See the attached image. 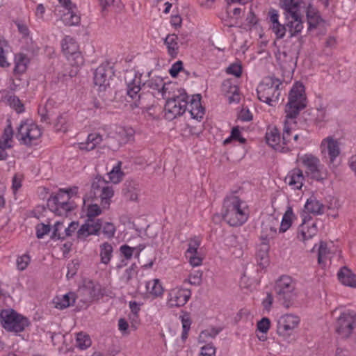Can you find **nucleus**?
<instances>
[{
    "label": "nucleus",
    "mask_w": 356,
    "mask_h": 356,
    "mask_svg": "<svg viewBox=\"0 0 356 356\" xmlns=\"http://www.w3.org/2000/svg\"><path fill=\"white\" fill-rule=\"evenodd\" d=\"M280 5L284 10V16H302L307 6L302 0H280Z\"/></svg>",
    "instance_id": "nucleus-20"
},
{
    "label": "nucleus",
    "mask_w": 356,
    "mask_h": 356,
    "mask_svg": "<svg viewBox=\"0 0 356 356\" xmlns=\"http://www.w3.org/2000/svg\"><path fill=\"white\" fill-rule=\"evenodd\" d=\"M270 320L268 318H263L257 323V330L263 334H266L270 328Z\"/></svg>",
    "instance_id": "nucleus-57"
},
{
    "label": "nucleus",
    "mask_w": 356,
    "mask_h": 356,
    "mask_svg": "<svg viewBox=\"0 0 356 356\" xmlns=\"http://www.w3.org/2000/svg\"><path fill=\"white\" fill-rule=\"evenodd\" d=\"M168 87L160 76H154L143 84V90H147L154 97H164Z\"/></svg>",
    "instance_id": "nucleus-19"
},
{
    "label": "nucleus",
    "mask_w": 356,
    "mask_h": 356,
    "mask_svg": "<svg viewBox=\"0 0 356 356\" xmlns=\"http://www.w3.org/2000/svg\"><path fill=\"white\" fill-rule=\"evenodd\" d=\"M317 228L315 224L309 227L302 224L298 231V238L302 241L306 246L311 247L313 245V238L316 236Z\"/></svg>",
    "instance_id": "nucleus-28"
},
{
    "label": "nucleus",
    "mask_w": 356,
    "mask_h": 356,
    "mask_svg": "<svg viewBox=\"0 0 356 356\" xmlns=\"http://www.w3.org/2000/svg\"><path fill=\"white\" fill-rule=\"evenodd\" d=\"M102 227L101 220L87 219L86 222L78 229L77 237L79 239L84 240L90 235H97Z\"/></svg>",
    "instance_id": "nucleus-21"
},
{
    "label": "nucleus",
    "mask_w": 356,
    "mask_h": 356,
    "mask_svg": "<svg viewBox=\"0 0 356 356\" xmlns=\"http://www.w3.org/2000/svg\"><path fill=\"white\" fill-rule=\"evenodd\" d=\"M3 101L6 104L13 108L17 113H19L24 111V105L17 97L15 95H6Z\"/></svg>",
    "instance_id": "nucleus-43"
},
{
    "label": "nucleus",
    "mask_w": 356,
    "mask_h": 356,
    "mask_svg": "<svg viewBox=\"0 0 356 356\" xmlns=\"http://www.w3.org/2000/svg\"><path fill=\"white\" fill-rule=\"evenodd\" d=\"M279 223V220L273 216H269L265 222H262L261 235L262 241L269 242L270 238L275 236Z\"/></svg>",
    "instance_id": "nucleus-25"
},
{
    "label": "nucleus",
    "mask_w": 356,
    "mask_h": 356,
    "mask_svg": "<svg viewBox=\"0 0 356 356\" xmlns=\"http://www.w3.org/2000/svg\"><path fill=\"white\" fill-rule=\"evenodd\" d=\"M269 245L267 241H262L258 249L257 257L260 260L259 265L263 267L268 264Z\"/></svg>",
    "instance_id": "nucleus-38"
},
{
    "label": "nucleus",
    "mask_w": 356,
    "mask_h": 356,
    "mask_svg": "<svg viewBox=\"0 0 356 356\" xmlns=\"http://www.w3.org/2000/svg\"><path fill=\"white\" fill-rule=\"evenodd\" d=\"M7 47V42L0 37V66L6 67L8 65L4 55V48Z\"/></svg>",
    "instance_id": "nucleus-55"
},
{
    "label": "nucleus",
    "mask_w": 356,
    "mask_h": 356,
    "mask_svg": "<svg viewBox=\"0 0 356 356\" xmlns=\"http://www.w3.org/2000/svg\"><path fill=\"white\" fill-rule=\"evenodd\" d=\"M140 193L138 184L134 181H127L123 186L122 194L129 201L138 202Z\"/></svg>",
    "instance_id": "nucleus-31"
},
{
    "label": "nucleus",
    "mask_w": 356,
    "mask_h": 356,
    "mask_svg": "<svg viewBox=\"0 0 356 356\" xmlns=\"http://www.w3.org/2000/svg\"><path fill=\"white\" fill-rule=\"evenodd\" d=\"M92 191L95 196L99 194L100 204L102 209H108L111 203V199L114 195V190L108 182L101 177H96L92 183Z\"/></svg>",
    "instance_id": "nucleus-9"
},
{
    "label": "nucleus",
    "mask_w": 356,
    "mask_h": 356,
    "mask_svg": "<svg viewBox=\"0 0 356 356\" xmlns=\"http://www.w3.org/2000/svg\"><path fill=\"white\" fill-rule=\"evenodd\" d=\"M186 257L188 259L190 264L194 267L200 266L202 264V257L199 251L195 254H187Z\"/></svg>",
    "instance_id": "nucleus-51"
},
{
    "label": "nucleus",
    "mask_w": 356,
    "mask_h": 356,
    "mask_svg": "<svg viewBox=\"0 0 356 356\" xmlns=\"http://www.w3.org/2000/svg\"><path fill=\"white\" fill-rule=\"evenodd\" d=\"M191 296L189 289L181 287L171 289L167 297V305L170 307H180L186 304Z\"/></svg>",
    "instance_id": "nucleus-14"
},
{
    "label": "nucleus",
    "mask_w": 356,
    "mask_h": 356,
    "mask_svg": "<svg viewBox=\"0 0 356 356\" xmlns=\"http://www.w3.org/2000/svg\"><path fill=\"white\" fill-rule=\"evenodd\" d=\"M113 71L108 63L99 66L94 73V83L100 91L105 90L110 84Z\"/></svg>",
    "instance_id": "nucleus-15"
},
{
    "label": "nucleus",
    "mask_w": 356,
    "mask_h": 356,
    "mask_svg": "<svg viewBox=\"0 0 356 356\" xmlns=\"http://www.w3.org/2000/svg\"><path fill=\"white\" fill-rule=\"evenodd\" d=\"M277 58L284 72L289 74L293 72L296 61L293 56L288 54L286 51H282L278 54Z\"/></svg>",
    "instance_id": "nucleus-30"
},
{
    "label": "nucleus",
    "mask_w": 356,
    "mask_h": 356,
    "mask_svg": "<svg viewBox=\"0 0 356 356\" xmlns=\"http://www.w3.org/2000/svg\"><path fill=\"white\" fill-rule=\"evenodd\" d=\"M338 278L342 284L356 288L355 275L346 266H343L338 273Z\"/></svg>",
    "instance_id": "nucleus-32"
},
{
    "label": "nucleus",
    "mask_w": 356,
    "mask_h": 356,
    "mask_svg": "<svg viewBox=\"0 0 356 356\" xmlns=\"http://www.w3.org/2000/svg\"><path fill=\"white\" fill-rule=\"evenodd\" d=\"M79 223L76 222H72L68 227H66L63 222H56L54 225L51 238L65 239L71 236L77 229Z\"/></svg>",
    "instance_id": "nucleus-23"
},
{
    "label": "nucleus",
    "mask_w": 356,
    "mask_h": 356,
    "mask_svg": "<svg viewBox=\"0 0 356 356\" xmlns=\"http://www.w3.org/2000/svg\"><path fill=\"white\" fill-rule=\"evenodd\" d=\"M62 50L71 65L81 66L83 64V58L79 50V46L72 38L66 36L63 40Z\"/></svg>",
    "instance_id": "nucleus-11"
},
{
    "label": "nucleus",
    "mask_w": 356,
    "mask_h": 356,
    "mask_svg": "<svg viewBox=\"0 0 356 356\" xmlns=\"http://www.w3.org/2000/svg\"><path fill=\"white\" fill-rule=\"evenodd\" d=\"M300 323L298 316L287 314L282 316L277 321V333L279 336L286 338L298 327Z\"/></svg>",
    "instance_id": "nucleus-13"
},
{
    "label": "nucleus",
    "mask_w": 356,
    "mask_h": 356,
    "mask_svg": "<svg viewBox=\"0 0 356 356\" xmlns=\"http://www.w3.org/2000/svg\"><path fill=\"white\" fill-rule=\"evenodd\" d=\"M51 230L49 225L40 223L36 226V236L38 238H42L44 235L47 234Z\"/></svg>",
    "instance_id": "nucleus-53"
},
{
    "label": "nucleus",
    "mask_w": 356,
    "mask_h": 356,
    "mask_svg": "<svg viewBox=\"0 0 356 356\" xmlns=\"http://www.w3.org/2000/svg\"><path fill=\"white\" fill-rule=\"evenodd\" d=\"M31 261L28 254H24L18 257L17 259V267L19 270H24L26 268Z\"/></svg>",
    "instance_id": "nucleus-52"
},
{
    "label": "nucleus",
    "mask_w": 356,
    "mask_h": 356,
    "mask_svg": "<svg viewBox=\"0 0 356 356\" xmlns=\"http://www.w3.org/2000/svg\"><path fill=\"white\" fill-rule=\"evenodd\" d=\"M291 140V127L289 125L287 120L284 122L283 135H282V144H286V143Z\"/></svg>",
    "instance_id": "nucleus-60"
},
{
    "label": "nucleus",
    "mask_w": 356,
    "mask_h": 356,
    "mask_svg": "<svg viewBox=\"0 0 356 356\" xmlns=\"http://www.w3.org/2000/svg\"><path fill=\"white\" fill-rule=\"evenodd\" d=\"M305 11L306 12L308 23L307 30L312 31L319 25V24L322 22V19L311 5H308Z\"/></svg>",
    "instance_id": "nucleus-36"
},
{
    "label": "nucleus",
    "mask_w": 356,
    "mask_h": 356,
    "mask_svg": "<svg viewBox=\"0 0 356 356\" xmlns=\"http://www.w3.org/2000/svg\"><path fill=\"white\" fill-rule=\"evenodd\" d=\"M102 206L97 204H91L88 206L86 216L88 219H95L96 216H99L102 213Z\"/></svg>",
    "instance_id": "nucleus-48"
},
{
    "label": "nucleus",
    "mask_w": 356,
    "mask_h": 356,
    "mask_svg": "<svg viewBox=\"0 0 356 356\" xmlns=\"http://www.w3.org/2000/svg\"><path fill=\"white\" fill-rule=\"evenodd\" d=\"M330 253L327 243L321 241L318 251V263L321 265L324 264Z\"/></svg>",
    "instance_id": "nucleus-46"
},
{
    "label": "nucleus",
    "mask_w": 356,
    "mask_h": 356,
    "mask_svg": "<svg viewBox=\"0 0 356 356\" xmlns=\"http://www.w3.org/2000/svg\"><path fill=\"white\" fill-rule=\"evenodd\" d=\"M177 36L175 34L168 35L165 39L168 54L172 57H175L178 53Z\"/></svg>",
    "instance_id": "nucleus-40"
},
{
    "label": "nucleus",
    "mask_w": 356,
    "mask_h": 356,
    "mask_svg": "<svg viewBox=\"0 0 356 356\" xmlns=\"http://www.w3.org/2000/svg\"><path fill=\"white\" fill-rule=\"evenodd\" d=\"M266 143L276 151L286 152L289 149L282 144L280 132L276 127L268 129L266 134Z\"/></svg>",
    "instance_id": "nucleus-26"
},
{
    "label": "nucleus",
    "mask_w": 356,
    "mask_h": 356,
    "mask_svg": "<svg viewBox=\"0 0 356 356\" xmlns=\"http://www.w3.org/2000/svg\"><path fill=\"white\" fill-rule=\"evenodd\" d=\"M1 321L3 327L10 332H19L29 325V320L12 309L2 310Z\"/></svg>",
    "instance_id": "nucleus-7"
},
{
    "label": "nucleus",
    "mask_w": 356,
    "mask_h": 356,
    "mask_svg": "<svg viewBox=\"0 0 356 356\" xmlns=\"http://www.w3.org/2000/svg\"><path fill=\"white\" fill-rule=\"evenodd\" d=\"M293 211L289 207L283 216L280 222V232H285L291 226L292 222Z\"/></svg>",
    "instance_id": "nucleus-44"
},
{
    "label": "nucleus",
    "mask_w": 356,
    "mask_h": 356,
    "mask_svg": "<svg viewBox=\"0 0 356 356\" xmlns=\"http://www.w3.org/2000/svg\"><path fill=\"white\" fill-rule=\"evenodd\" d=\"M227 72L239 77L241 75V67L238 64H232L227 68Z\"/></svg>",
    "instance_id": "nucleus-62"
},
{
    "label": "nucleus",
    "mask_w": 356,
    "mask_h": 356,
    "mask_svg": "<svg viewBox=\"0 0 356 356\" xmlns=\"http://www.w3.org/2000/svg\"><path fill=\"white\" fill-rule=\"evenodd\" d=\"M13 136V131L11 125H8L3 131V134L0 139V160H5L8 154L6 152L7 149H10L12 147L11 142Z\"/></svg>",
    "instance_id": "nucleus-29"
},
{
    "label": "nucleus",
    "mask_w": 356,
    "mask_h": 356,
    "mask_svg": "<svg viewBox=\"0 0 356 356\" xmlns=\"http://www.w3.org/2000/svg\"><path fill=\"white\" fill-rule=\"evenodd\" d=\"M113 246L111 244L106 242L100 245L101 261L104 264H108L112 257Z\"/></svg>",
    "instance_id": "nucleus-41"
},
{
    "label": "nucleus",
    "mask_w": 356,
    "mask_h": 356,
    "mask_svg": "<svg viewBox=\"0 0 356 356\" xmlns=\"http://www.w3.org/2000/svg\"><path fill=\"white\" fill-rule=\"evenodd\" d=\"M27 59L25 56L19 54L16 56V65L15 71L17 73H22L26 69Z\"/></svg>",
    "instance_id": "nucleus-49"
},
{
    "label": "nucleus",
    "mask_w": 356,
    "mask_h": 356,
    "mask_svg": "<svg viewBox=\"0 0 356 356\" xmlns=\"http://www.w3.org/2000/svg\"><path fill=\"white\" fill-rule=\"evenodd\" d=\"M270 29L275 34L276 39L284 38L288 33L289 38H297L296 49L299 51L304 42L301 33L304 29L302 16L285 17L286 24H282L279 21V15L276 10L271 9L268 12Z\"/></svg>",
    "instance_id": "nucleus-1"
},
{
    "label": "nucleus",
    "mask_w": 356,
    "mask_h": 356,
    "mask_svg": "<svg viewBox=\"0 0 356 356\" xmlns=\"http://www.w3.org/2000/svg\"><path fill=\"white\" fill-rule=\"evenodd\" d=\"M124 80L127 86V95L134 100L131 106L147 108L149 105L147 99L143 97V93H140L143 90L140 86L141 75L131 70L127 72Z\"/></svg>",
    "instance_id": "nucleus-4"
},
{
    "label": "nucleus",
    "mask_w": 356,
    "mask_h": 356,
    "mask_svg": "<svg viewBox=\"0 0 356 356\" xmlns=\"http://www.w3.org/2000/svg\"><path fill=\"white\" fill-rule=\"evenodd\" d=\"M183 332L181 334V339L185 341L188 336V332L191 327V320L188 318H182L181 319Z\"/></svg>",
    "instance_id": "nucleus-59"
},
{
    "label": "nucleus",
    "mask_w": 356,
    "mask_h": 356,
    "mask_svg": "<svg viewBox=\"0 0 356 356\" xmlns=\"http://www.w3.org/2000/svg\"><path fill=\"white\" fill-rule=\"evenodd\" d=\"M275 289L278 300L285 307L289 308L293 305L296 293L295 284L290 277H281L276 282Z\"/></svg>",
    "instance_id": "nucleus-6"
},
{
    "label": "nucleus",
    "mask_w": 356,
    "mask_h": 356,
    "mask_svg": "<svg viewBox=\"0 0 356 356\" xmlns=\"http://www.w3.org/2000/svg\"><path fill=\"white\" fill-rule=\"evenodd\" d=\"M120 164L121 163H119L108 173L109 181L113 184H118L121 181L124 176V173L121 170Z\"/></svg>",
    "instance_id": "nucleus-45"
},
{
    "label": "nucleus",
    "mask_w": 356,
    "mask_h": 356,
    "mask_svg": "<svg viewBox=\"0 0 356 356\" xmlns=\"http://www.w3.org/2000/svg\"><path fill=\"white\" fill-rule=\"evenodd\" d=\"M188 97L184 90H178V94L169 98L165 105V110L173 118L184 114L188 107Z\"/></svg>",
    "instance_id": "nucleus-10"
},
{
    "label": "nucleus",
    "mask_w": 356,
    "mask_h": 356,
    "mask_svg": "<svg viewBox=\"0 0 356 356\" xmlns=\"http://www.w3.org/2000/svg\"><path fill=\"white\" fill-rule=\"evenodd\" d=\"M76 346L81 350H86L92 344L90 336L83 332L76 334Z\"/></svg>",
    "instance_id": "nucleus-42"
},
{
    "label": "nucleus",
    "mask_w": 356,
    "mask_h": 356,
    "mask_svg": "<svg viewBox=\"0 0 356 356\" xmlns=\"http://www.w3.org/2000/svg\"><path fill=\"white\" fill-rule=\"evenodd\" d=\"M356 327V314L343 313L336 322V332L341 338H348Z\"/></svg>",
    "instance_id": "nucleus-12"
},
{
    "label": "nucleus",
    "mask_w": 356,
    "mask_h": 356,
    "mask_svg": "<svg viewBox=\"0 0 356 356\" xmlns=\"http://www.w3.org/2000/svg\"><path fill=\"white\" fill-rule=\"evenodd\" d=\"M66 10H63V14L60 15V20L66 26H76L80 23V15L77 12V8L75 4L71 3L70 5L63 6Z\"/></svg>",
    "instance_id": "nucleus-24"
},
{
    "label": "nucleus",
    "mask_w": 356,
    "mask_h": 356,
    "mask_svg": "<svg viewBox=\"0 0 356 356\" xmlns=\"http://www.w3.org/2000/svg\"><path fill=\"white\" fill-rule=\"evenodd\" d=\"M216 353V348L211 344L208 343L201 348V356H213Z\"/></svg>",
    "instance_id": "nucleus-58"
},
{
    "label": "nucleus",
    "mask_w": 356,
    "mask_h": 356,
    "mask_svg": "<svg viewBox=\"0 0 356 356\" xmlns=\"http://www.w3.org/2000/svg\"><path fill=\"white\" fill-rule=\"evenodd\" d=\"M102 136L97 133H92L88 136L85 143H80L78 147L81 150L91 151L102 142Z\"/></svg>",
    "instance_id": "nucleus-34"
},
{
    "label": "nucleus",
    "mask_w": 356,
    "mask_h": 356,
    "mask_svg": "<svg viewBox=\"0 0 356 356\" xmlns=\"http://www.w3.org/2000/svg\"><path fill=\"white\" fill-rule=\"evenodd\" d=\"M219 330L215 328L207 329L201 332L198 337L199 343H205L209 339H214L218 334Z\"/></svg>",
    "instance_id": "nucleus-47"
},
{
    "label": "nucleus",
    "mask_w": 356,
    "mask_h": 356,
    "mask_svg": "<svg viewBox=\"0 0 356 356\" xmlns=\"http://www.w3.org/2000/svg\"><path fill=\"white\" fill-rule=\"evenodd\" d=\"M76 300V296L73 293H68L62 296H56L53 303L54 307L59 309H64L73 305Z\"/></svg>",
    "instance_id": "nucleus-35"
},
{
    "label": "nucleus",
    "mask_w": 356,
    "mask_h": 356,
    "mask_svg": "<svg viewBox=\"0 0 356 356\" xmlns=\"http://www.w3.org/2000/svg\"><path fill=\"white\" fill-rule=\"evenodd\" d=\"M200 240L197 237L190 239L188 244V247L186 252V255L197 253V252L199 251L198 250L200 246Z\"/></svg>",
    "instance_id": "nucleus-50"
},
{
    "label": "nucleus",
    "mask_w": 356,
    "mask_h": 356,
    "mask_svg": "<svg viewBox=\"0 0 356 356\" xmlns=\"http://www.w3.org/2000/svg\"><path fill=\"white\" fill-rule=\"evenodd\" d=\"M306 106L305 87L302 83H296L289 92V102L285 108L286 119L296 118Z\"/></svg>",
    "instance_id": "nucleus-3"
},
{
    "label": "nucleus",
    "mask_w": 356,
    "mask_h": 356,
    "mask_svg": "<svg viewBox=\"0 0 356 356\" xmlns=\"http://www.w3.org/2000/svg\"><path fill=\"white\" fill-rule=\"evenodd\" d=\"M67 120L63 116L60 115L57 118L56 123L55 124L56 129L60 131L65 132L67 130L66 125Z\"/></svg>",
    "instance_id": "nucleus-61"
},
{
    "label": "nucleus",
    "mask_w": 356,
    "mask_h": 356,
    "mask_svg": "<svg viewBox=\"0 0 356 356\" xmlns=\"http://www.w3.org/2000/svg\"><path fill=\"white\" fill-rule=\"evenodd\" d=\"M78 293L82 298L81 301L90 302L101 296V287L99 284L89 281L79 288Z\"/></svg>",
    "instance_id": "nucleus-18"
},
{
    "label": "nucleus",
    "mask_w": 356,
    "mask_h": 356,
    "mask_svg": "<svg viewBox=\"0 0 356 356\" xmlns=\"http://www.w3.org/2000/svg\"><path fill=\"white\" fill-rule=\"evenodd\" d=\"M321 149L323 154L325 156L328 155L330 163L334 162L341 152L339 142L331 136L327 137L322 140Z\"/></svg>",
    "instance_id": "nucleus-22"
},
{
    "label": "nucleus",
    "mask_w": 356,
    "mask_h": 356,
    "mask_svg": "<svg viewBox=\"0 0 356 356\" xmlns=\"http://www.w3.org/2000/svg\"><path fill=\"white\" fill-rule=\"evenodd\" d=\"M42 135L38 126L30 120L21 122L17 128V138L26 145H31Z\"/></svg>",
    "instance_id": "nucleus-8"
},
{
    "label": "nucleus",
    "mask_w": 356,
    "mask_h": 356,
    "mask_svg": "<svg viewBox=\"0 0 356 356\" xmlns=\"http://www.w3.org/2000/svg\"><path fill=\"white\" fill-rule=\"evenodd\" d=\"M281 81L273 77H267L259 84L257 92L258 98L269 106H275L280 95V86Z\"/></svg>",
    "instance_id": "nucleus-5"
},
{
    "label": "nucleus",
    "mask_w": 356,
    "mask_h": 356,
    "mask_svg": "<svg viewBox=\"0 0 356 356\" xmlns=\"http://www.w3.org/2000/svg\"><path fill=\"white\" fill-rule=\"evenodd\" d=\"M202 273L197 272L195 275H191L188 278V282L191 284L198 286L202 282Z\"/></svg>",
    "instance_id": "nucleus-63"
},
{
    "label": "nucleus",
    "mask_w": 356,
    "mask_h": 356,
    "mask_svg": "<svg viewBox=\"0 0 356 356\" xmlns=\"http://www.w3.org/2000/svg\"><path fill=\"white\" fill-rule=\"evenodd\" d=\"M300 161L306 168L305 173L312 179L321 180L323 179L321 172L319 159L311 154H305L300 158Z\"/></svg>",
    "instance_id": "nucleus-16"
},
{
    "label": "nucleus",
    "mask_w": 356,
    "mask_h": 356,
    "mask_svg": "<svg viewBox=\"0 0 356 356\" xmlns=\"http://www.w3.org/2000/svg\"><path fill=\"white\" fill-rule=\"evenodd\" d=\"M305 208L309 213L319 215L323 213L324 205L316 197H311L307 200Z\"/></svg>",
    "instance_id": "nucleus-37"
},
{
    "label": "nucleus",
    "mask_w": 356,
    "mask_h": 356,
    "mask_svg": "<svg viewBox=\"0 0 356 356\" xmlns=\"http://www.w3.org/2000/svg\"><path fill=\"white\" fill-rule=\"evenodd\" d=\"M103 234L108 238L113 237L115 232V227L113 223L106 222L103 226Z\"/></svg>",
    "instance_id": "nucleus-56"
},
{
    "label": "nucleus",
    "mask_w": 356,
    "mask_h": 356,
    "mask_svg": "<svg viewBox=\"0 0 356 356\" xmlns=\"http://www.w3.org/2000/svg\"><path fill=\"white\" fill-rule=\"evenodd\" d=\"M182 70V62L179 60L172 65L170 70V74L172 77H176L179 72Z\"/></svg>",
    "instance_id": "nucleus-64"
},
{
    "label": "nucleus",
    "mask_w": 356,
    "mask_h": 356,
    "mask_svg": "<svg viewBox=\"0 0 356 356\" xmlns=\"http://www.w3.org/2000/svg\"><path fill=\"white\" fill-rule=\"evenodd\" d=\"M305 176L299 168H294L289 171L284 178V182L293 189L300 190L303 186Z\"/></svg>",
    "instance_id": "nucleus-27"
},
{
    "label": "nucleus",
    "mask_w": 356,
    "mask_h": 356,
    "mask_svg": "<svg viewBox=\"0 0 356 356\" xmlns=\"http://www.w3.org/2000/svg\"><path fill=\"white\" fill-rule=\"evenodd\" d=\"M200 95H195L192 97L189 105V113L193 118L196 120L202 119L204 115V108L202 106Z\"/></svg>",
    "instance_id": "nucleus-33"
},
{
    "label": "nucleus",
    "mask_w": 356,
    "mask_h": 356,
    "mask_svg": "<svg viewBox=\"0 0 356 356\" xmlns=\"http://www.w3.org/2000/svg\"><path fill=\"white\" fill-rule=\"evenodd\" d=\"M63 192V191H60L56 195L51 196L47 200L49 209L59 216L62 215L63 212L66 213L71 210V207L65 200Z\"/></svg>",
    "instance_id": "nucleus-17"
},
{
    "label": "nucleus",
    "mask_w": 356,
    "mask_h": 356,
    "mask_svg": "<svg viewBox=\"0 0 356 356\" xmlns=\"http://www.w3.org/2000/svg\"><path fill=\"white\" fill-rule=\"evenodd\" d=\"M146 288L147 291L155 297L160 296L163 293V288L159 279H153L148 281Z\"/></svg>",
    "instance_id": "nucleus-39"
},
{
    "label": "nucleus",
    "mask_w": 356,
    "mask_h": 356,
    "mask_svg": "<svg viewBox=\"0 0 356 356\" xmlns=\"http://www.w3.org/2000/svg\"><path fill=\"white\" fill-rule=\"evenodd\" d=\"M225 212L223 219L231 226H240L248 218L246 203L237 196H231L224 202Z\"/></svg>",
    "instance_id": "nucleus-2"
},
{
    "label": "nucleus",
    "mask_w": 356,
    "mask_h": 356,
    "mask_svg": "<svg viewBox=\"0 0 356 356\" xmlns=\"http://www.w3.org/2000/svg\"><path fill=\"white\" fill-rule=\"evenodd\" d=\"M99 1L103 12L115 6L118 7V3H120V0H99Z\"/></svg>",
    "instance_id": "nucleus-54"
}]
</instances>
